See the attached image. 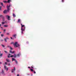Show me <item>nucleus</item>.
<instances>
[{"mask_svg":"<svg viewBox=\"0 0 76 76\" xmlns=\"http://www.w3.org/2000/svg\"><path fill=\"white\" fill-rule=\"evenodd\" d=\"M1 26V24H0V26Z\"/></svg>","mask_w":76,"mask_h":76,"instance_id":"nucleus-49","label":"nucleus"},{"mask_svg":"<svg viewBox=\"0 0 76 76\" xmlns=\"http://www.w3.org/2000/svg\"><path fill=\"white\" fill-rule=\"evenodd\" d=\"M5 39H9V38H8V37H7Z\"/></svg>","mask_w":76,"mask_h":76,"instance_id":"nucleus-19","label":"nucleus"},{"mask_svg":"<svg viewBox=\"0 0 76 76\" xmlns=\"http://www.w3.org/2000/svg\"><path fill=\"white\" fill-rule=\"evenodd\" d=\"M15 52V51H13V52H12V53H12V54H13V53H14Z\"/></svg>","mask_w":76,"mask_h":76,"instance_id":"nucleus-28","label":"nucleus"},{"mask_svg":"<svg viewBox=\"0 0 76 76\" xmlns=\"http://www.w3.org/2000/svg\"><path fill=\"white\" fill-rule=\"evenodd\" d=\"M11 39H13V38H12V37H11Z\"/></svg>","mask_w":76,"mask_h":76,"instance_id":"nucleus-48","label":"nucleus"},{"mask_svg":"<svg viewBox=\"0 0 76 76\" xmlns=\"http://www.w3.org/2000/svg\"><path fill=\"white\" fill-rule=\"evenodd\" d=\"M21 33L22 34H23V31H25V25H23L21 23Z\"/></svg>","mask_w":76,"mask_h":76,"instance_id":"nucleus-1","label":"nucleus"},{"mask_svg":"<svg viewBox=\"0 0 76 76\" xmlns=\"http://www.w3.org/2000/svg\"><path fill=\"white\" fill-rule=\"evenodd\" d=\"M20 22V19H18V21L17 22L18 23H19V22Z\"/></svg>","mask_w":76,"mask_h":76,"instance_id":"nucleus-13","label":"nucleus"},{"mask_svg":"<svg viewBox=\"0 0 76 76\" xmlns=\"http://www.w3.org/2000/svg\"><path fill=\"white\" fill-rule=\"evenodd\" d=\"M16 36V34H14V35H13V37H15Z\"/></svg>","mask_w":76,"mask_h":76,"instance_id":"nucleus-21","label":"nucleus"},{"mask_svg":"<svg viewBox=\"0 0 76 76\" xmlns=\"http://www.w3.org/2000/svg\"><path fill=\"white\" fill-rule=\"evenodd\" d=\"M28 68H29V69H31V67H30L29 66H28Z\"/></svg>","mask_w":76,"mask_h":76,"instance_id":"nucleus-45","label":"nucleus"},{"mask_svg":"<svg viewBox=\"0 0 76 76\" xmlns=\"http://www.w3.org/2000/svg\"><path fill=\"white\" fill-rule=\"evenodd\" d=\"M16 70V68L15 67H14V69H12V73H13V71H15Z\"/></svg>","mask_w":76,"mask_h":76,"instance_id":"nucleus-6","label":"nucleus"},{"mask_svg":"<svg viewBox=\"0 0 76 76\" xmlns=\"http://www.w3.org/2000/svg\"><path fill=\"white\" fill-rule=\"evenodd\" d=\"M21 55V54L20 53H19L17 55L18 57H20V56Z\"/></svg>","mask_w":76,"mask_h":76,"instance_id":"nucleus-9","label":"nucleus"},{"mask_svg":"<svg viewBox=\"0 0 76 76\" xmlns=\"http://www.w3.org/2000/svg\"><path fill=\"white\" fill-rule=\"evenodd\" d=\"M14 57V56L13 55H12L10 56V57Z\"/></svg>","mask_w":76,"mask_h":76,"instance_id":"nucleus-26","label":"nucleus"},{"mask_svg":"<svg viewBox=\"0 0 76 76\" xmlns=\"http://www.w3.org/2000/svg\"><path fill=\"white\" fill-rule=\"evenodd\" d=\"M12 61H15L16 60V59H15V58H12Z\"/></svg>","mask_w":76,"mask_h":76,"instance_id":"nucleus-17","label":"nucleus"},{"mask_svg":"<svg viewBox=\"0 0 76 76\" xmlns=\"http://www.w3.org/2000/svg\"><path fill=\"white\" fill-rule=\"evenodd\" d=\"M0 54H1V51H0Z\"/></svg>","mask_w":76,"mask_h":76,"instance_id":"nucleus-51","label":"nucleus"},{"mask_svg":"<svg viewBox=\"0 0 76 76\" xmlns=\"http://www.w3.org/2000/svg\"><path fill=\"white\" fill-rule=\"evenodd\" d=\"M11 44H13V45H14V47H18V46L19 48H20V45H19V44H18V42H15V43H14V42H11Z\"/></svg>","mask_w":76,"mask_h":76,"instance_id":"nucleus-2","label":"nucleus"},{"mask_svg":"<svg viewBox=\"0 0 76 76\" xmlns=\"http://www.w3.org/2000/svg\"><path fill=\"white\" fill-rule=\"evenodd\" d=\"M2 24H4V23H5V22H2Z\"/></svg>","mask_w":76,"mask_h":76,"instance_id":"nucleus-33","label":"nucleus"},{"mask_svg":"<svg viewBox=\"0 0 76 76\" xmlns=\"http://www.w3.org/2000/svg\"><path fill=\"white\" fill-rule=\"evenodd\" d=\"M34 73L35 74V73H36V72H35V71H33Z\"/></svg>","mask_w":76,"mask_h":76,"instance_id":"nucleus-37","label":"nucleus"},{"mask_svg":"<svg viewBox=\"0 0 76 76\" xmlns=\"http://www.w3.org/2000/svg\"><path fill=\"white\" fill-rule=\"evenodd\" d=\"M12 15L14 18H15V17H16V15H15V14L14 13H13Z\"/></svg>","mask_w":76,"mask_h":76,"instance_id":"nucleus-10","label":"nucleus"},{"mask_svg":"<svg viewBox=\"0 0 76 76\" xmlns=\"http://www.w3.org/2000/svg\"><path fill=\"white\" fill-rule=\"evenodd\" d=\"M4 3H7V1H4Z\"/></svg>","mask_w":76,"mask_h":76,"instance_id":"nucleus-39","label":"nucleus"},{"mask_svg":"<svg viewBox=\"0 0 76 76\" xmlns=\"http://www.w3.org/2000/svg\"><path fill=\"white\" fill-rule=\"evenodd\" d=\"M4 27L5 28L7 27H8V25H4Z\"/></svg>","mask_w":76,"mask_h":76,"instance_id":"nucleus-14","label":"nucleus"},{"mask_svg":"<svg viewBox=\"0 0 76 76\" xmlns=\"http://www.w3.org/2000/svg\"><path fill=\"white\" fill-rule=\"evenodd\" d=\"M15 61L16 64H17L18 63V61H16V60H15Z\"/></svg>","mask_w":76,"mask_h":76,"instance_id":"nucleus-30","label":"nucleus"},{"mask_svg":"<svg viewBox=\"0 0 76 76\" xmlns=\"http://www.w3.org/2000/svg\"><path fill=\"white\" fill-rule=\"evenodd\" d=\"M1 37H3V36H4V35H3V34H1Z\"/></svg>","mask_w":76,"mask_h":76,"instance_id":"nucleus-29","label":"nucleus"},{"mask_svg":"<svg viewBox=\"0 0 76 76\" xmlns=\"http://www.w3.org/2000/svg\"><path fill=\"white\" fill-rule=\"evenodd\" d=\"M5 64H6L7 65V62H5Z\"/></svg>","mask_w":76,"mask_h":76,"instance_id":"nucleus-31","label":"nucleus"},{"mask_svg":"<svg viewBox=\"0 0 76 76\" xmlns=\"http://www.w3.org/2000/svg\"><path fill=\"white\" fill-rule=\"evenodd\" d=\"M4 68L5 70H6L7 71L8 70V68H7V66L5 65H4Z\"/></svg>","mask_w":76,"mask_h":76,"instance_id":"nucleus-5","label":"nucleus"},{"mask_svg":"<svg viewBox=\"0 0 76 76\" xmlns=\"http://www.w3.org/2000/svg\"><path fill=\"white\" fill-rule=\"evenodd\" d=\"M1 7H0V10H1Z\"/></svg>","mask_w":76,"mask_h":76,"instance_id":"nucleus-46","label":"nucleus"},{"mask_svg":"<svg viewBox=\"0 0 76 76\" xmlns=\"http://www.w3.org/2000/svg\"><path fill=\"white\" fill-rule=\"evenodd\" d=\"M1 73H2V74H3V75H6V74H5V73H4V71H3V70H2V72H1Z\"/></svg>","mask_w":76,"mask_h":76,"instance_id":"nucleus-7","label":"nucleus"},{"mask_svg":"<svg viewBox=\"0 0 76 76\" xmlns=\"http://www.w3.org/2000/svg\"><path fill=\"white\" fill-rule=\"evenodd\" d=\"M64 0H62V2H63H63H64Z\"/></svg>","mask_w":76,"mask_h":76,"instance_id":"nucleus-41","label":"nucleus"},{"mask_svg":"<svg viewBox=\"0 0 76 76\" xmlns=\"http://www.w3.org/2000/svg\"><path fill=\"white\" fill-rule=\"evenodd\" d=\"M17 57V55L16 54H14V58H16Z\"/></svg>","mask_w":76,"mask_h":76,"instance_id":"nucleus-15","label":"nucleus"},{"mask_svg":"<svg viewBox=\"0 0 76 76\" xmlns=\"http://www.w3.org/2000/svg\"><path fill=\"white\" fill-rule=\"evenodd\" d=\"M4 32H5L6 31V29H4Z\"/></svg>","mask_w":76,"mask_h":76,"instance_id":"nucleus-42","label":"nucleus"},{"mask_svg":"<svg viewBox=\"0 0 76 76\" xmlns=\"http://www.w3.org/2000/svg\"><path fill=\"white\" fill-rule=\"evenodd\" d=\"M0 69H1V67L0 66Z\"/></svg>","mask_w":76,"mask_h":76,"instance_id":"nucleus-52","label":"nucleus"},{"mask_svg":"<svg viewBox=\"0 0 76 76\" xmlns=\"http://www.w3.org/2000/svg\"><path fill=\"white\" fill-rule=\"evenodd\" d=\"M10 53H12V51L11 50L10 51Z\"/></svg>","mask_w":76,"mask_h":76,"instance_id":"nucleus-40","label":"nucleus"},{"mask_svg":"<svg viewBox=\"0 0 76 76\" xmlns=\"http://www.w3.org/2000/svg\"><path fill=\"white\" fill-rule=\"evenodd\" d=\"M7 35H10V34L9 33H7Z\"/></svg>","mask_w":76,"mask_h":76,"instance_id":"nucleus-35","label":"nucleus"},{"mask_svg":"<svg viewBox=\"0 0 76 76\" xmlns=\"http://www.w3.org/2000/svg\"><path fill=\"white\" fill-rule=\"evenodd\" d=\"M6 60L7 62H8V63H9V62H10V61H10V60L8 59H6Z\"/></svg>","mask_w":76,"mask_h":76,"instance_id":"nucleus-8","label":"nucleus"},{"mask_svg":"<svg viewBox=\"0 0 76 76\" xmlns=\"http://www.w3.org/2000/svg\"><path fill=\"white\" fill-rule=\"evenodd\" d=\"M1 41H3V39L1 40Z\"/></svg>","mask_w":76,"mask_h":76,"instance_id":"nucleus-44","label":"nucleus"},{"mask_svg":"<svg viewBox=\"0 0 76 76\" xmlns=\"http://www.w3.org/2000/svg\"><path fill=\"white\" fill-rule=\"evenodd\" d=\"M11 6H12V4H10L8 7V5H7V9L8 12H9V11L10 10V7H11Z\"/></svg>","mask_w":76,"mask_h":76,"instance_id":"nucleus-3","label":"nucleus"},{"mask_svg":"<svg viewBox=\"0 0 76 76\" xmlns=\"http://www.w3.org/2000/svg\"><path fill=\"white\" fill-rule=\"evenodd\" d=\"M6 18H7L8 20H10V16L8 15H7L6 16Z\"/></svg>","mask_w":76,"mask_h":76,"instance_id":"nucleus-4","label":"nucleus"},{"mask_svg":"<svg viewBox=\"0 0 76 76\" xmlns=\"http://www.w3.org/2000/svg\"><path fill=\"white\" fill-rule=\"evenodd\" d=\"M8 55H9L8 56V58H10V56H11V54H9Z\"/></svg>","mask_w":76,"mask_h":76,"instance_id":"nucleus-16","label":"nucleus"},{"mask_svg":"<svg viewBox=\"0 0 76 76\" xmlns=\"http://www.w3.org/2000/svg\"><path fill=\"white\" fill-rule=\"evenodd\" d=\"M31 68L32 69H34V67H33V66H31Z\"/></svg>","mask_w":76,"mask_h":76,"instance_id":"nucleus-43","label":"nucleus"},{"mask_svg":"<svg viewBox=\"0 0 76 76\" xmlns=\"http://www.w3.org/2000/svg\"><path fill=\"white\" fill-rule=\"evenodd\" d=\"M4 13H7V11L6 10H4L3 12Z\"/></svg>","mask_w":76,"mask_h":76,"instance_id":"nucleus-12","label":"nucleus"},{"mask_svg":"<svg viewBox=\"0 0 76 76\" xmlns=\"http://www.w3.org/2000/svg\"><path fill=\"white\" fill-rule=\"evenodd\" d=\"M4 52H5V53H6V54H7V51H6V50H4Z\"/></svg>","mask_w":76,"mask_h":76,"instance_id":"nucleus-23","label":"nucleus"},{"mask_svg":"<svg viewBox=\"0 0 76 76\" xmlns=\"http://www.w3.org/2000/svg\"><path fill=\"white\" fill-rule=\"evenodd\" d=\"M10 50H13V48L11 47H10Z\"/></svg>","mask_w":76,"mask_h":76,"instance_id":"nucleus-25","label":"nucleus"},{"mask_svg":"<svg viewBox=\"0 0 76 76\" xmlns=\"http://www.w3.org/2000/svg\"><path fill=\"white\" fill-rule=\"evenodd\" d=\"M10 0H8V1H7V2L8 3H9V2H10Z\"/></svg>","mask_w":76,"mask_h":76,"instance_id":"nucleus-27","label":"nucleus"},{"mask_svg":"<svg viewBox=\"0 0 76 76\" xmlns=\"http://www.w3.org/2000/svg\"><path fill=\"white\" fill-rule=\"evenodd\" d=\"M7 47L8 48H10V45H8L7 46Z\"/></svg>","mask_w":76,"mask_h":76,"instance_id":"nucleus-36","label":"nucleus"},{"mask_svg":"<svg viewBox=\"0 0 76 76\" xmlns=\"http://www.w3.org/2000/svg\"><path fill=\"white\" fill-rule=\"evenodd\" d=\"M2 56H3V54L2 53L0 55V58H1V57H2Z\"/></svg>","mask_w":76,"mask_h":76,"instance_id":"nucleus-18","label":"nucleus"},{"mask_svg":"<svg viewBox=\"0 0 76 76\" xmlns=\"http://www.w3.org/2000/svg\"><path fill=\"white\" fill-rule=\"evenodd\" d=\"M8 66H10V63L8 64Z\"/></svg>","mask_w":76,"mask_h":76,"instance_id":"nucleus-34","label":"nucleus"},{"mask_svg":"<svg viewBox=\"0 0 76 76\" xmlns=\"http://www.w3.org/2000/svg\"><path fill=\"white\" fill-rule=\"evenodd\" d=\"M4 41L5 42H7V39H4Z\"/></svg>","mask_w":76,"mask_h":76,"instance_id":"nucleus-22","label":"nucleus"},{"mask_svg":"<svg viewBox=\"0 0 76 76\" xmlns=\"http://www.w3.org/2000/svg\"><path fill=\"white\" fill-rule=\"evenodd\" d=\"M1 28H3V27H1Z\"/></svg>","mask_w":76,"mask_h":76,"instance_id":"nucleus-53","label":"nucleus"},{"mask_svg":"<svg viewBox=\"0 0 76 76\" xmlns=\"http://www.w3.org/2000/svg\"><path fill=\"white\" fill-rule=\"evenodd\" d=\"M0 18H4V16H3V15H0Z\"/></svg>","mask_w":76,"mask_h":76,"instance_id":"nucleus-11","label":"nucleus"},{"mask_svg":"<svg viewBox=\"0 0 76 76\" xmlns=\"http://www.w3.org/2000/svg\"><path fill=\"white\" fill-rule=\"evenodd\" d=\"M1 32H0V34H1Z\"/></svg>","mask_w":76,"mask_h":76,"instance_id":"nucleus-50","label":"nucleus"},{"mask_svg":"<svg viewBox=\"0 0 76 76\" xmlns=\"http://www.w3.org/2000/svg\"><path fill=\"white\" fill-rule=\"evenodd\" d=\"M1 64V62H0V64Z\"/></svg>","mask_w":76,"mask_h":76,"instance_id":"nucleus-47","label":"nucleus"},{"mask_svg":"<svg viewBox=\"0 0 76 76\" xmlns=\"http://www.w3.org/2000/svg\"><path fill=\"white\" fill-rule=\"evenodd\" d=\"M1 46H2V47H3L4 48V47H5V46H4V45H1Z\"/></svg>","mask_w":76,"mask_h":76,"instance_id":"nucleus-20","label":"nucleus"},{"mask_svg":"<svg viewBox=\"0 0 76 76\" xmlns=\"http://www.w3.org/2000/svg\"><path fill=\"white\" fill-rule=\"evenodd\" d=\"M30 70L31 71V72L33 71V69H30Z\"/></svg>","mask_w":76,"mask_h":76,"instance_id":"nucleus-32","label":"nucleus"},{"mask_svg":"<svg viewBox=\"0 0 76 76\" xmlns=\"http://www.w3.org/2000/svg\"><path fill=\"white\" fill-rule=\"evenodd\" d=\"M1 5H2V6H3V3H1Z\"/></svg>","mask_w":76,"mask_h":76,"instance_id":"nucleus-24","label":"nucleus"},{"mask_svg":"<svg viewBox=\"0 0 76 76\" xmlns=\"http://www.w3.org/2000/svg\"><path fill=\"white\" fill-rule=\"evenodd\" d=\"M3 19V20H2V21H4V18H2Z\"/></svg>","mask_w":76,"mask_h":76,"instance_id":"nucleus-38","label":"nucleus"}]
</instances>
